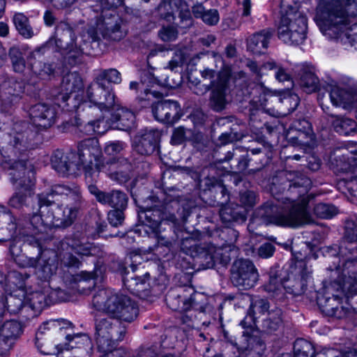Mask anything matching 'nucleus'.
<instances>
[{
    "instance_id": "nucleus-29",
    "label": "nucleus",
    "mask_w": 357,
    "mask_h": 357,
    "mask_svg": "<svg viewBox=\"0 0 357 357\" xmlns=\"http://www.w3.org/2000/svg\"><path fill=\"white\" fill-rule=\"evenodd\" d=\"M24 250L25 252L17 260V264L23 268H34L36 270L44 252L39 241L36 239L25 243Z\"/></svg>"
},
{
    "instance_id": "nucleus-55",
    "label": "nucleus",
    "mask_w": 357,
    "mask_h": 357,
    "mask_svg": "<svg viewBox=\"0 0 357 357\" xmlns=\"http://www.w3.org/2000/svg\"><path fill=\"white\" fill-rule=\"evenodd\" d=\"M8 56L15 72L22 73L26 68V62L23 54L18 47L13 46L10 48Z\"/></svg>"
},
{
    "instance_id": "nucleus-59",
    "label": "nucleus",
    "mask_w": 357,
    "mask_h": 357,
    "mask_svg": "<svg viewBox=\"0 0 357 357\" xmlns=\"http://www.w3.org/2000/svg\"><path fill=\"white\" fill-rule=\"evenodd\" d=\"M338 213L337 208L331 204L319 203L314 208V213L320 218H331Z\"/></svg>"
},
{
    "instance_id": "nucleus-61",
    "label": "nucleus",
    "mask_w": 357,
    "mask_h": 357,
    "mask_svg": "<svg viewBox=\"0 0 357 357\" xmlns=\"http://www.w3.org/2000/svg\"><path fill=\"white\" fill-rule=\"evenodd\" d=\"M213 85L212 83L204 84L199 79L196 78L192 79V77H189V87L191 91L197 96H204L208 91H211Z\"/></svg>"
},
{
    "instance_id": "nucleus-16",
    "label": "nucleus",
    "mask_w": 357,
    "mask_h": 357,
    "mask_svg": "<svg viewBox=\"0 0 357 357\" xmlns=\"http://www.w3.org/2000/svg\"><path fill=\"white\" fill-rule=\"evenodd\" d=\"M192 301V307L183 315V322L188 324L192 322V326L195 324L208 326L211 321V307L207 304L206 295L202 293L195 294Z\"/></svg>"
},
{
    "instance_id": "nucleus-32",
    "label": "nucleus",
    "mask_w": 357,
    "mask_h": 357,
    "mask_svg": "<svg viewBox=\"0 0 357 357\" xmlns=\"http://www.w3.org/2000/svg\"><path fill=\"white\" fill-rule=\"evenodd\" d=\"M310 274L311 271L305 266L297 277L287 279L283 284L285 292L293 296L303 295L307 289V280L311 277Z\"/></svg>"
},
{
    "instance_id": "nucleus-6",
    "label": "nucleus",
    "mask_w": 357,
    "mask_h": 357,
    "mask_svg": "<svg viewBox=\"0 0 357 357\" xmlns=\"http://www.w3.org/2000/svg\"><path fill=\"white\" fill-rule=\"evenodd\" d=\"M255 91L259 96L250 102L252 114L255 110L263 109L273 116L286 115L294 111L298 105V98L296 96L280 98L266 91L262 85L257 86Z\"/></svg>"
},
{
    "instance_id": "nucleus-4",
    "label": "nucleus",
    "mask_w": 357,
    "mask_h": 357,
    "mask_svg": "<svg viewBox=\"0 0 357 357\" xmlns=\"http://www.w3.org/2000/svg\"><path fill=\"white\" fill-rule=\"evenodd\" d=\"M281 18L278 27V38L289 45L303 43L306 38L307 19L299 10L301 4L294 0H281Z\"/></svg>"
},
{
    "instance_id": "nucleus-52",
    "label": "nucleus",
    "mask_w": 357,
    "mask_h": 357,
    "mask_svg": "<svg viewBox=\"0 0 357 357\" xmlns=\"http://www.w3.org/2000/svg\"><path fill=\"white\" fill-rule=\"evenodd\" d=\"M351 152L356 155L349 158L351 160V164L349 165L348 171L352 175L344 179L347 181V188L351 191L352 196L357 199V151H351Z\"/></svg>"
},
{
    "instance_id": "nucleus-27",
    "label": "nucleus",
    "mask_w": 357,
    "mask_h": 357,
    "mask_svg": "<svg viewBox=\"0 0 357 357\" xmlns=\"http://www.w3.org/2000/svg\"><path fill=\"white\" fill-rule=\"evenodd\" d=\"M227 75H220L218 80L212 82L208 106L214 112H220L225 109L227 105L226 91L228 86Z\"/></svg>"
},
{
    "instance_id": "nucleus-22",
    "label": "nucleus",
    "mask_w": 357,
    "mask_h": 357,
    "mask_svg": "<svg viewBox=\"0 0 357 357\" xmlns=\"http://www.w3.org/2000/svg\"><path fill=\"white\" fill-rule=\"evenodd\" d=\"M180 105L174 100H160L152 105V113L155 119L160 122L174 123L180 119Z\"/></svg>"
},
{
    "instance_id": "nucleus-44",
    "label": "nucleus",
    "mask_w": 357,
    "mask_h": 357,
    "mask_svg": "<svg viewBox=\"0 0 357 357\" xmlns=\"http://www.w3.org/2000/svg\"><path fill=\"white\" fill-rule=\"evenodd\" d=\"M56 268L57 266L55 263V259L48 257L47 252L44 251L40 263L36 268V273L38 277L40 280H47L56 273Z\"/></svg>"
},
{
    "instance_id": "nucleus-9",
    "label": "nucleus",
    "mask_w": 357,
    "mask_h": 357,
    "mask_svg": "<svg viewBox=\"0 0 357 357\" xmlns=\"http://www.w3.org/2000/svg\"><path fill=\"white\" fill-rule=\"evenodd\" d=\"M86 97L89 102L83 101L73 106L78 113L85 109L91 110L93 108L91 104L93 105V109L98 108L101 112H109L118 106L112 88L96 79L87 87Z\"/></svg>"
},
{
    "instance_id": "nucleus-30",
    "label": "nucleus",
    "mask_w": 357,
    "mask_h": 357,
    "mask_svg": "<svg viewBox=\"0 0 357 357\" xmlns=\"http://www.w3.org/2000/svg\"><path fill=\"white\" fill-rule=\"evenodd\" d=\"M24 91V86L22 82L13 80L4 83L0 98L5 109H8L17 104Z\"/></svg>"
},
{
    "instance_id": "nucleus-40",
    "label": "nucleus",
    "mask_w": 357,
    "mask_h": 357,
    "mask_svg": "<svg viewBox=\"0 0 357 357\" xmlns=\"http://www.w3.org/2000/svg\"><path fill=\"white\" fill-rule=\"evenodd\" d=\"M282 310L275 307L268 312L266 315L261 317L259 328L264 333H273L282 326Z\"/></svg>"
},
{
    "instance_id": "nucleus-20",
    "label": "nucleus",
    "mask_w": 357,
    "mask_h": 357,
    "mask_svg": "<svg viewBox=\"0 0 357 357\" xmlns=\"http://www.w3.org/2000/svg\"><path fill=\"white\" fill-rule=\"evenodd\" d=\"M89 191L93 195L100 204L115 208H126L128 197L127 195L119 190L102 191L94 185H89Z\"/></svg>"
},
{
    "instance_id": "nucleus-62",
    "label": "nucleus",
    "mask_w": 357,
    "mask_h": 357,
    "mask_svg": "<svg viewBox=\"0 0 357 357\" xmlns=\"http://www.w3.org/2000/svg\"><path fill=\"white\" fill-rule=\"evenodd\" d=\"M269 303L267 300L264 298H258L252 302L250 307V312L252 313L254 317L256 314H261L264 317L266 315L269 310Z\"/></svg>"
},
{
    "instance_id": "nucleus-37",
    "label": "nucleus",
    "mask_w": 357,
    "mask_h": 357,
    "mask_svg": "<svg viewBox=\"0 0 357 357\" xmlns=\"http://www.w3.org/2000/svg\"><path fill=\"white\" fill-rule=\"evenodd\" d=\"M299 86L307 93L317 91L319 84V79L315 74L314 68L312 66H303L299 71Z\"/></svg>"
},
{
    "instance_id": "nucleus-18",
    "label": "nucleus",
    "mask_w": 357,
    "mask_h": 357,
    "mask_svg": "<svg viewBox=\"0 0 357 357\" xmlns=\"http://www.w3.org/2000/svg\"><path fill=\"white\" fill-rule=\"evenodd\" d=\"M197 292L192 287H177L171 289L166 295L167 305L174 311H179L185 314L192 305V298Z\"/></svg>"
},
{
    "instance_id": "nucleus-34",
    "label": "nucleus",
    "mask_w": 357,
    "mask_h": 357,
    "mask_svg": "<svg viewBox=\"0 0 357 357\" xmlns=\"http://www.w3.org/2000/svg\"><path fill=\"white\" fill-rule=\"evenodd\" d=\"M319 304L324 313L337 319L344 317L349 312L348 308L341 305L340 298L337 294H333L332 297L325 296L319 298Z\"/></svg>"
},
{
    "instance_id": "nucleus-36",
    "label": "nucleus",
    "mask_w": 357,
    "mask_h": 357,
    "mask_svg": "<svg viewBox=\"0 0 357 357\" xmlns=\"http://www.w3.org/2000/svg\"><path fill=\"white\" fill-rule=\"evenodd\" d=\"M346 250L357 258V223L352 220L345 222L344 241L340 246L342 254H346Z\"/></svg>"
},
{
    "instance_id": "nucleus-23",
    "label": "nucleus",
    "mask_w": 357,
    "mask_h": 357,
    "mask_svg": "<svg viewBox=\"0 0 357 357\" xmlns=\"http://www.w3.org/2000/svg\"><path fill=\"white\" fill-rule=\"evenodd\" d=\"M10 181L17 186L33 185V167L26 160L12 162L9 166Z\"/></svg>"
},
{
    "instance_id": "nucleus-14",
    "label": "nucleus",
    "mask_w": 357,
    "mask_h": 357,
    "mask_svg": "<svg viewBox=\"0 0 357 357\" xmlns=\"http://www.w3.org/2000/svg\"><path fill=\"white\" fill-rule=\"evenodd\" d=\"M231 283L241 289H250L257 284L259 275L253 262L250 259L235 260L230 269Z\"/></svg>"
},
{
    "instance_id": "nucleus-26",
    "label": "nucleus",
    "mask_w": 357,
    "mask_h": 357,
    "mask_svg": "<svg viewBox=\"0 0 357 357\" xmlns=\"http://www.w3.org/2000/svg\"><path fill=\"white\" fill-rule=\"evenodd\" d=\"M29 116L36 126L47 128L55 123L56 112L54 106L38 103L30 108Z\"/></svg>"
},
{
    "instance_id": "nucleus-64",
    "label": "nucleus",
    "mask_w": 357,
    "mask_h": 357,
    "mask_svg": "<svg viewBox=\"0 0 357 357\" xmlns=\"http://www.w3.org/2000/svg\"><path fill=\"white\" fill-rule=\"evenodd\" d=\"M126 144L121 140H112L106 142L104 151L107 155H114L121 153L126 148Z\"/></svg>"
},
{
    "instance_id": "nucleus-8",
    "label": "nucleus",
    "mask_w": 357,
    "mask_h": 357,
    "mask_svg": "<svg viewBox=\"0 0 357 357\" xmlns=\"http://www.w3.org/2000/svg\"><path fill=\"white\" fill-rule=\"evenodd\" d=\"M94 250L95 248L86 236L82 232L77 231L61 241L59 257L64 266L79 268L81 261L72 252L82 257L91 255Z\"/></svg>"
},
{
    "instance_id": "nucleus-60",
    "label": "nucleus",
    "mask_w": 357,
    "mask_h": 357,
    "mask_svg": "<svg viewBox=\"0 0 357 357\" xmlns=\"http://www.w3.org/2000/svg\"><path fill=\"white\" fill-rule=\"evenodd\" d=\"M208 170L210 174L200 181V185L201 186L204 187V190H211L213 189V191H215L218 189V185H222L223 183L220 179L217 178L213 175V174L215 172L214 167H210Z\"/></svg>"
},
{
    "instance_id": "nucleus-45",
    "label": "nucleus",
    "mask_w": 357,
    "mask_h": 357,
    "mask_svg": "<svg viewBox=\"0 0 357 357\" xmlns=\"http://www.w3.org/2000/svg\"><path fill=\"white\" fill-rule=\"evenodd\" d=\"M331 116L334 118L333 126L339 134L349 135L357 132V123L354 120L339 115L331 114Z\"/></svg>"
},
{
    "instance_id": "nucleus-43",
    "label": "nucleus",
    "mask_w": 357,
    "mask_h": 357,
    "mask_svg": "<svg viewBox=\"0 0 357 357\" xmlns=\"http://www.w3.org/2000/svg\"><path fill=\"white\" fill-rule=\"evenodd\" d=\"M237 349L242 352L252 350L259 346V354H262L265 346L264 342L257 336L252 335L249 332H243L239 343L231 342Z\"/></svg>"
},
{
    "instance_id": "nucleus-49",
    "label": "nucleus",
    "mask_w": 357,
    "mask_h": 357,
    "mask_svg": "<svg viewBox=\"0 0 357 357\" xmlns=\"http://www.w3.org/2000/svg\"><path fill=\"white\" fill-rule=\"evenodd\" d=\"M137 288L139 291H135L134 295L142 299H147L149 296H156L160 294L165 289V284H159L158 286L153 287L151 289L149 283H147L144 279L141 278Z\"/></svg>"
},
{
    "instance_id": "nucleus-57",
    "label": "nucleus",
    "mask_w": 357,
    "mask_h": 357,
    "mask_svg": "<svg viewBox=\"0 0 357 357\" xmlns=\"http://www.w3.org/2000/svg\"><path fill=\"white\" fill-rule=\"evenodd\" d=\"M95 79L102 84H105L106 81L108 84L112 83L115 84H118L121 82V73L114 68L101 70Z\"/></svg>"
},
{
    "instance_id": "nucleus-47",
    "label": "nucleus",
    "mask_w": 357,
    "mask_h": 357,
    "mask_svg": "<svg viewBox=\"0 0 357 357\" xmlns=\"http://www.w3.org/2000/svg\"><path fill=\"white\" fill-rule=\"evenodd\" d=\"M15 193L9 199L8 204L13 208L22 209L26 206L27 199L30 195L31 185L18 186Z\"/></svg>"
},
{
    "instance_id": "nucleus-17",
    "label": "nucleus",
    "mask_w": 357,
    "mask_h": 357,
    "mask_svg": "<svg viewBox=\"0 0 357 357\" xmlns=\"http://www.w3.org/2000/svg\"><path fill=\"white\" fill-rule=\"evenodd\" d=\"M83 88V81L79 75L76 72L69 73L63 77L59 89L52 90V96L56 103L61 106V103H66L73 95V99H77V93H82Z\"/></svg>"
},
{
    "instance_id": "nucleus-3",
    "label": "nucleus",
    "mask_w": 357,
    "mask_h": 357,
    "mask_svg": "<svg viewBox=\"0 0 357 357\" xmlns=\"http://www.w3.org/2000/svg\"><path fill=\"white\" fill-rule=\"evenodd\" d=\"M83 202L82 193L77 201L70 199L69 202L57 204L55 207L45 208L41 214L33 213L30 218L29 229L31 227L36 231L32 234H45L52 228H66L70 227L77 218L78 211Z\"/></svg>"
},
{
    "instance_id": "nucleus-51",
    "label": "nucleus",
    "mask_w": 357,
    "mask_h": 357,
    "mask_svg": "<svg viewBox=\"0 0 357 357\" xmlns=\"http://www.w3.org/2000/svg\"><path fill=\"white\" fill-rule=\"evenodd\" d=\"M289 140L295 145L303 147H312L315 144L314 134L311 128L298 132L296 135H288Z\"/></svg>"
},
{
    "instance_id": "nucleus-2",
    "label": "nucleus",
    "mask_w": 357,
    "mask_h": 357,
    "mask_svg": "<svg viewBox=\"0 0 357 357\" xmlns=\"http://www.w3.org/2000/svg\"><path fill=\"white\" fill-rule=\"evenodd\" d=\"M315 20L324 35L357 49V24L347 27L348 16L340 0H321Z\"/></svg>"
},
{
    "instance_id": "nucleus-31",
    "label": "nucleus",
    "mask_w": 357,
    "mask_h": 357,
    "mask_svg": "<svg viewBox=\"0 0 357 357\" xmlns=\"http://www.w3.org/2000/svg\"><path fill=\"white\" fill-rule=\"evenodd\" d=\"M217 249L212 245L200 244L194 249V259L202 269L211 268L214 266L218 256Z\"/></svg>"
},
{
    "instance_id": "nucleus-5",
    "label": "nucleus",
    "mask_w": 357,
    "mask_h": 357,
    "mask_svg": "<svg viewBox=\"0 0 357 357\" xmlns=\"http://www.w3.org/2000/svg\"><path fill=\"white\" fill-rule=\"evenodd\" d=\"M92 304L98 310L125 322L133 321L139 314L138 306L130 298L109 289H100L93 296Z\"/></svg>"
},
{
    "instance_id": "nucleus-10",
    "label": "nucleus",
    "mask_w": 357,
    "mask_h": 357,
    "mask_svg": "<svg viewBox=\"0 0 357 357\" xmlns=\"http://www.w3.org/2000/svg\"><path fill=\"white\" fill-rule=\"evenodd\" d=\"M154 204L150 207H146L139 212V220L149 227L153 233H158L163 225H168L170 229L174 228L178 220L175 215L168 210L167 205L162 204L157 197H150Z\"/></svg>"
},
{
    "instance_id": "nucleus-58",
    "label": "nucleus",
    "mask_w": 357,
    "mask_h": 357,
    "mask_svg": "<svg viewBox=\"0 0 357 357\" xmlns=\"http://www.w3.org/2000/svg\"><path fill=\"white\" fill-rule=\"evenodd\" d=\"M50 303L47 296L41 291H36L31 295L29 298L30 307L36 312H41Z\"/></svg>"
},
{
    "instance_id": "nucleus-7",
    "label": "nucleus",
    "mask_w": 357,
    "mask_h": 357,
    "mask_svg": "<svg viewBox=\"0 0 357 357\" xmlns=\"http://www.w3.org/2000/svg\"><path fill=\"white\" fill-rule=\"evenodd\" d=\"M126 328L121 322L112 318H100L95 320V340L100 352L114 350L123 340Z\"/></svg>"
},
{
    "instance_id": "nucleus-25",
    "label": "nucleus",
    "mask_w": 357,
    "mask_h": 357,
    "mask_svg": "<svg viewBox=\"0 0 357 357\" xmlns=\"http://www.w3.org/2000/svg\"><path fill=\"white\" fill-rule=\"evenodd\" d=\"M22 333V326L15 320L5 321L0 327V354L6 355Z\"/></svg>"
},
{
    "instance_id": "nucleus-24",
    "label": "nucleus",
    "mask_w": 357,
    "mask_h": 357,
    "mask_svg": "<svg viewBox=\"0 0 357 357\" xmlns=\"http://www.w3.org/2000/svg\"><path fill=\"white\" fill-rule=\"evenodd\" d=\"M160 133L158 130H144L135 137V149L141 155H150L158 152Z\"/></svg>"
},
{
    "instance_id": "nucleus-12",
    "label": "nucleus",
    "mask_w": 357,
    "mask_h": 357,
    "mask_svg": "<svg viewBox=\"0 0 357 357\" xmlns=\"http://www.w3.org/2000/svg\"><path fill=\"white\" fill-rule=\"evenodd\" d=\"M79 194H81L80 188L75 184L55 185L49 192L37 195L39 214H41V211L45 208L55 207L57 204L69 202L70 199H75L76 202Z\"/></svg>"
},
{
    "instance_id": "nucleus-38",
    "label": "nucleus",
    "mask_w": 357,
    "mask_h": 357,
    "mask_svg": "<svg viewBox=\"0 0 357 357\" xmlns=\"http://www.w3.org/2000/svg\"><path fill=\"white\" fill-rule=\"evenodd\" d=\"M330 98L332 103L345 109H350L357 101V96L349 90L334 86L331 88Z\"/></svg>"
},
{
    "instance_id": "nucleus-53",
    "label": "nucleus",
    "mask_w": 357,
    "mask_h": 357,
    "mask_svg": "<svg viewBox=\"0 0 357 357\" xmlns=\"http://www.w3.org/2000/svg\"><path fill=\"white\" fill-rule=\"evenodd\" d=\"M245 66L259 78L267 75L269 70H277L278 67L273 61H268L259 66L256 61L250 59L246 60Z\"/></svg>"
},
{
    "instance_id": "nucleus-48",
    "label": "nucleus",
    "mask_w": 357,
    "mask_h": 357,
    "mask_svg": "<svg viewBox=\"0 0 357 357\" xmlns=\"http://www.w3.org/2000/svg\"><path fill=\"white\" fill-rule=\"evenodd\" d=\"M284 282H282V279L276 273L273 271L270 273L269 280L264 286L265 290L269 293L271 296L281 299L283 296V287Z\"/></svg>"
},
{
    "instance_id": "nucleus-35",
    "label": "nucleus",
    "mask_w": 357,
    "mask_h": 357,
    "mask_svg": "<svg viewBox=\"0 0 357 357\" xmlns=\"http://www.w3.org/2000/svg\"><path fill=\"white\" fill-rule=\"evenodd\" d=\"M273 35L272 29H263L250 36L247 40V48L253 54H261L268 48Z\"/></svg>"
},
{
    "instance_id": "nucleus-39",
    "label": "nucleus",
    "mask_w": 357,
    "mask_h": 357,
    "mask_svg": "<svg viewBox=\"0 0 357 357\" xmlns=\"http://www.w3.org/2000/svg\"><path fill=\"white\" fill-rule=\"evenodd\" d=\"M220 217L223 222H243L246 220L247 211L244 206L235 203H230L220 208Z\"/></svg>"
},
{
    "instance_id": "nucleus-21",
    "label": "nucleus",
    "mask_w": 357,
    "mask_h": 357,
    "mask_svg": "<svg viewBox=\"0 0 357 357\" xmlns=\"http://www.w3.org/2000/svg\"><path fill=\"white\" fill-rule=\"evenodd\" d=\"M107 165L109 166V177L120 183L127 182L130 178V174L135 169L149 167V164L143 162L134 167L124 158L110 159L107 162Z\"/></svg>"
},
{
    "instance_id": "nucleus-50",
    "label": "nucleus",
    "mask_w": 357,
    "mask_h": 357,
    "mask_svg": "<svg viewBox=\"0 0 357 357\" xmlns=\"http://www.w3.org/2000/svg\"><path fill=\"white\" fill-rule=\"evenodd\" d=\"M0 299L4 304L5 313L8 312L10 314H18L24 307L23 295L20 297L13 294H9L5 298L0 296Z\"/></svg>"
},
{
    "instance_id": "nucleus-41",
    "label": "nucleus",
    "mask_w": 357,
    "mask_h": 357,
    "mask_svg": "<svg viewBox=\"0 0 357 357\" xmlns=\"http://www.w3.org/2000/svg\"><path fill=\"white\" fill-rule=\"evenodd\" d=\"M81 165H83L85 179L89 185L97 181L100 172L107 165V163L105 164L103 157L97 159L90 158L89 161Z\"/></svg>"
},
{
    "instance_id": "nucleus-56",
    "label": "nucleus",
    "mask_w": 357,
    "mask_h": 357,
    "mask_svg": "<svg viewBox=\"0 0 357 357\" xmlns=\"http://www.w3.org/2000/svg\"><path fill=\"white\" fill-rule=\"evenodd\" d=\"M72 324H70V328L63 331V334L64 337L68 342V347L73 349L77 347V345H84L89 344V338L86 334L77 333L71 335L70 331H72Z\"/></svg>"
},
{
    "instance_id": "nucleus-46",
    "label": "nucleus",
    "mask_w": 357,
    "mask_h": 357,
    "mask_svg": "<svg viewBox=\"0 0 357 357\" xmlns=\"http://www.w3.org/2000/svg\"><path fill=\"white\" fill-rule=\"evenodd\" d=\"M13 21L16 30L24 38H31L34 32L28 17L23 13H18L13 15Z\"/></svg>"
},
{
    "instance_id": "nucleus-54",
    "label": "nucleus",
    "mask_w": 357,
    "mask_h": 357,
    "mask_svg": "<svg viewBox=\"0 0 357 357\" xmlns=\"http://www.w3.org/2000/svg\"><path fill=\"white\" fill-rule=\"evenodd\" d=\"M294 357H315L313 345L304 339H298L294 344Z\"/></svg>"
},
{
    "instance_id": "nucleus-19",
    "label": "nucleus",
    "mask_w": 357,
    "mask_h": 357,
    "mask_svg": "<svg viewBox=\"0 0 357 357\" xmlns=\"http://www.w3.org/2000/svg\"><path fill=\"white\" fill-rule=\"evenodd\" d=\"M51 165L63 176L75 175L79 170L77 155L73 151H55L51 157Z\"/></svg>"
},
{
    "instance_id": "nucleus-63",
    "label": "nucleus",
    "mask_w": 357,
    "mask_h": 357,
    "mask_svg": "<svg viewBox=\"0 0 357 357\" xmlns=\"http://www.w3.org/2000/svg\"><path fill=\"white\" fill-rule=\"evenodd\" d=\"M202 77L205 80H209L210 83L218 80L220 75L225 74L227 75V82H229L230 79V73L228 70H222L217 73L215 70L209 68H205L200 71Z\"/></svg>"
},
{
    "instance_id": "nucleus-42",
    "label": "nucleus",
    "mask_w": 357,
    "mask_h": 357,
    "mask_svg": "<svg viewBox=\"0 0 357 357\" xmlns=\"http://www.w3.org/2000/svg\"><path fill=\"white\" fill-rule=\"evenodd\" d=\"M21 229L20 225L17 226L15 218L9 213L2 215L0 221V242L11 239L17 232V229Z\"/></svg>"
},
{
    "instance_id": "nucleus-1",
    "label": "nucleus",
    "mask_w": 357,
    "mask_h": 357,
    "mask_svg": "<svg viewBox=\"0 0 357 357\" xmlns=\"http://www.w3.org/2000/svg\"><path fill=\"white\" fill-rule=\"evenodd\" d=\"M312 186L311 180L298 172H284L273 179L271 191L273 195L284 192L287 190V197L282 202L290 204L291 208L280 206L273 201L266 202L258 208L255 215L266 224L278 226L297 227L313 222L307 206L308 201L303 198L296 202V198L304 196Z\"/></svg>"
},
{
    "instance_id": "nucleus-15",
    "label": "nucleus",
    "mask_w": 357,
    "mask_h": 357,
    "mask_svg": "<svg viewBox=\"0 0 357 357\" xmlns=\"http://www.w3.org/2000/svg\"><path fill=\"white\" fill-rule=\"evenodd\" d=\"M55 43L60 50H63L69 53H74L73 56H77L84 52V45L86 40L82 37L78 39L73 27L66 22H60L55 28Z\"/></svg>"
},
{
    "instance_id": "nucleus-28",
    "label": "nucleus",
    "mask_w": 357,
    "mask_h": 357,
    "mask_svg": "<svg viewBox=\"0 0 357 357\" xmlns=\"http://www.w3.org/2000/svg\"><path fill=\"white\" fill-rule=\"evenodd\" d=\"M45 46L38 47L27 57L29 67L35 75L45 79L54 74L55 68L52 64L43 62Z\"/></svg>"
},
{
    "instance_id": "nucleus-33",
    "label": "nucleus",
    "mask_w": 357,
    "mask_h": 357,
    "mask_svg": "<svg viewBox=\"0 0 357 357\" xmlns=\"http://www.w3.org/2000/svg\"><path fill=\"white\" fill-rule=\"evenodd\" d=\"M77 159L79 160V169L81 164H84L90 158H100L103 157L97 140L86 139L77 144Z\"/></svg>"
},
{
    "instance_id": "nucleus-11",
    "label": "nucleus",
    "mask_w": 357,
    "mask_h": 357,
    "mask_svg": "<svg viewBox=\"0 0 357 357\" xmlns=\"http://www.w3.org/2000/svg\"><path fill=\"white\" fill-rule=\"evenodd\" d=\"M70 322L64 319L49 320L40 326L36 334V346L38 351L45 355H54L56 354L59 344L49 341V337L54 336L61 340L64 334L63 331L70 328Z\"/></svg>"
},
{
    "instance_id": "nucleus-13",
    "label": "nucleus",
    "mask_w": 357,
    "mask_h": 357,
    "mask_svg": "<svg viewBox=\"0 0 357 357\" xmlns=\"http://www.w3.org/2000/svg\"><path fill=\"white\" fill-rule=\"evenodd\" d=\"M102 17L101 16L89 25L86 30L88 39L98 41L102 37L114 41L120 40L124 36V33L121 30L119 17L111 15L109 17L103 19Z\"/></svg>"
}]
</instances>
